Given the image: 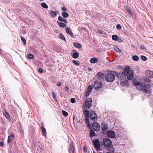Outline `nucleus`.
<instances>
[{"mask_svg": "<svg viewBox=\"0 0 153 153\" xmlns=\"http://www.w3.org/2000/svg\"><path fill=\"white\" fill-rule=\"evenodd\" d=\"M112 38L114 40H116L117 39V37L116 35H113L112 36Z\"/></svg>", "mask_w": 153, "mask_h": 153, "instance_id": "31", "label": "nucleus"}, {"mask_svg": "<svg viewBox=\"0 0 153 153\" xmlns=\"http://www.w3.org/2000/svg\"><path fill=\"white\" fill-rule=\"evenodd\" d=\"M132 59L134 60L137 61L138 60L139 58L137 56H134L132 57Z\"/></svg>", "mask_w": 153, "mask_h": 153, "instance_id": "29", "label": "nucleus"}, {"mask_svg": "<svg viewBox=\"0 0 153 153\" xmlns=\"http://www.w3.org/2000/svg\"><path fill=\"white\" fill-rule=\"evenodd\" d=\"M27 57L29 59H32L33 58V56L32 54H29L27 55Z\"/></svg>", "mask_w": 153, "mask_h": 153, "instance_id": "37", "label": "nucleus"}, {"mask_svg": "<svg viewBox=\"0 0 153 153\" xmlns=\"http://www.w3.org/2000/svg\"><path fill=\"white\" fill-rule=\"evenodd\" d=\"M58 19L59 21H61V22H63L65 23H67V22L66 20L65 19H63L62 17H61V16H59V17L58 18Z\"/></svg>", "mask_w": 153, "mask_h": 153, "instance_id": "18", "label": "nucleus"}, {"mask_svg": "<svg viewBox=\"0 0 153 153\" xmlns=\"http://www.w3.org/2000/svg\"><path fill=\"white\" fill-rule=\"evenodd\" d=\"M50 14L53 17H54L56 15L57 13L56 11H51L50 12Z\"/></svg>", "mask_w": 153, "mask_h": 153, "instance_id": "20", "label": "nucleus"}, {"mask_svg": "<svg viewBox=\"0 0 153 153\" xmlns=\"http://www.w3.org/2000/svg\"><path fill=\"white\" fill-rule=\"evenodd\" d=\"M106 153H111L109 152H106Z\"/></svg>", "mask_w": 153, "mask_h": 153, "instance_id": "56", "label": "nucleus"}, {"mask_svg": "<svg viewBox=\"0 0 153 153\" xmlns=\"http://www.w3.org/2000/svg\"><path fill=\"white\" fill-rule=\"evenodd\" d=\"M42 134L43 135L45 136L46 134V131L45 129L43 127L42 128Z\"/></svg>", "mask_w": 153, "mask_h": 153, "instance_id": "23", "label": "nucleus"}, {"mask_svg": "<svg viewBox=\"0 0 153 153\" xmlns=\"http://www.w3.org/2000/svg\"><path fill=\"white\" fill-rule=\"evenodd\" d=\"M94 144L96 149L97 150L99 151L100 150V145L99 140H96L94 142Z\"/></svg>", "mask_w": 153, "mask_h": 153, "instance_id": "8", "label": "nucleus"}, {"mask_svg": "<svg viewBox=\"0 0 153 153\" xmlns=\"http://www.w3.org/2000/svg\"><path fill=\"white\" fill-rule=\"evenodd\" d=\"M114 49L115 51L117 52H120L121 51V50L116 46H115L114 47Z\"/></svg>", "mask_w": 153, "mask_h": 153, "instance_id": "26", "label": "nucleus"}, {"mask_svg": "<svg viewBox=\"0 0 153 153\" xmlns=\"http://www.w3.org/2000/svg\"><path fill=\"white\" fill-rule=\"evenodd\" d=\"M99 153H102V152H99Z\"/></svg>", "mask_w": 153, "mask_h": 153, "instance_id": "58", "label": "nucleus"}, {"mask_svg": "<svg viewBox=\"0 0 153 153\" xmlns=\"http://www.w3.org/2000/svg\"><path fill=\"white\" fill-rule=\"evenodd\" d=\"M62 114H63V115L64 116H65V117H67L68 116V113L66 111H64V110H62Z\"/></svg>", "mask_w": 153, "mask_h": 153, "instance_id": "30", "label": "nucleus"}, {"mask_svg": "<svg viewBox=\"0 0 153 153\" xmlns=\"http://www.w3.org/2000/svg\"><path fill=\"white\" fill-rule=\"evenodd\" d=\"M39 71L40 73H43V70L41 68H40L39 69Z\"/></svg>", "mask_w": 153, "mask_h": 153, "instance_id": "52", "label": "nucleus"}, {"mask_svg": "<svg viewBox=\"0 0 153 153\" xmlns=\"http://www.w3.org/2000/svg\"><path fill=\"white\" fill-rule=\"evenodd\" d=\"M75 100L74 98H71V101L72 103H74L75 102Z\"/></svg>", "mask_w": 153, "mask_h": 153, "instance_id": "45", "label": "nucleus"}, {"mask_svg": "<svg viewBox=\"0 0 153 153\" xmlns=\"http://www.w3.org/2000/svg\"><path fill=\"white\" fill-rule=\"evenodd\" d=\"M112 143L111 140L109 139L105 138L103 139V144L104 147L107 148L112 149L111 150L113 151L114 148L112 145Z\"/></svg>", "mask_w": 153, "mask_h": 153, "instance_id": "2", "label": "nucleus"}, {"mask_svg": "<svg viewBox=\"0 0 153 153\" xmlns=\"http://www.w3.org/2000/svg\"><path fill=\"white\" fill-rule=\"evenodd\" d=\"M14 138V136L13 134H11L8 137L7 143H10L12 140Z\"/></svg>", "mask_w": 153, "mask_h": 153, "instance_id": "16", "label": "nucleus"}, {"mask_svg": "<svg viewBox=\"0 0 153 153\" xmlns=\"http://www.w3.org/2000/svg\"><path fill=\"white\" fill-rule=\"evenodd\" d=\"M0 146L1 147H3L4 146V143L2 142H0Z\"/></svg>", "mask_w": 153, "mask_h": 153, "instance_id": "53", "label": "nucleus"}, {"mask_svg": "<svg viewBox=\"0 0 153 153\" xmlns=\"http://www.w3.org/2000/svg\"><path fill=\"white\" fill-rule=\"evenodd\" d=\"M93 128L96 131H98L100 129V125L97 122H94L93 123Z\"/></svg>", "mask_w": 153, "mask_h": 153, "instance_id": "6", "label": "nucleus"}, {"mask_svg": "<svg viewBox=\"0 0 153 153\" xmlns=\"http://www.w3.org/2000/svg\"><path fill=\"white\" fill-rule=\"evenodd\" d=\"M52 97L53 99H54L55 100H56L57 99L56 97L55 94L53 92H52Z\"/></svg>", "mask_w": 153, "mask_h": 153, "instance_id": "35", "label": "nucleus"}, {"mask_svg": "<svg viewBox=\"0 0 153 153\" xmlns=\"http://www.w3.org/2000/svg\"><path fill=\"white\" fill-rule=\"evenodd\" d=\"M89 113V112L87 110H85L83 111V114L86 117H88Z\"/></svg>", "mask_w": 153, "mask_h": 153, "instance_id": "19", "label": "nucleus"}, {"mask_svg": "<svg viewBox=\"0 0 153 153\" xmlns=\"http://www.w3.org/2000/svg\"><path fill=\"white\" fill-rule=\"evenodd\" d=\"M59 37L62 39L65 40V39L64 36L63 35V34L61 33H60L59 35Z\"/></svg>", "mask_w": 153, "mask_h": 153, "instance_id": "33", "label": "nucleus"}, {"mask_svg": "<svg viewBox=\"0 0 153 153\" xmlns=\"http://www.w3.org/2000/svg\"><path fill=\"white\" fill-rule=\"evenodd\" d=\"M93 153H96V152H94Z\"/></svg>", "mask_w": 153, "mask_h": 153, "instance_id": "57", "label": "nucleus"}, {"mask_svg": "<svg viewBox=\"0 0 153 153\" xmlns=\"http://www.w3.org/2000/svg\"><path fill=\"white\" fill-rule=\"evenodd\" d=\"M140 48L141 50H144L145 49V48L144 46L143 45H141L140 46Z\"/></svg>", "mask_w": 153, "mask_h": 153, "instance_id": "47", "label": "nucleus"}, {"mask_svg": "<svg viewBox=\"0 0 153 153\" xmlns=\"http://www.w3.org/2000/svg\"><path fill=\"white\" fill-rule=\"evenodd\" d=\"M37 150L39 152H41L42 150V149L41 148L40 146H39V148H38Z\"/></svg>", "mask_w": 153, "mask_h": 153, "instance_id": "46", "label": "nucleus"}, {"mask_svg": "<svg viewBox=\"0 0 153 153\" xmlns=\"http://www.w3.org/2000/svg\"><path fill=\"white\" fill-rule=\"evenodd\" d=\"M3 114L5 117L8 119H10V116L8 114L7 112H5L3 113Z\"/></svg>", "mask_w": 153, "mask_h": 153, "instance_id": "24", "label": "nucleus"}, {"mask_svg": "<svg viewBox=\"0 0 153 153\" xmlns=\"http://www.w3.org/2000/svg\"><path fill=\"white\" fill-rule=\"evenodd\" d=\"M72 62L74 64L76 65H79V63L76 61L73 60Z\"/></svg>", "mask_w": 153, "mask_h": 153, "instance_id": "38", "label": "nucleus"}, {"mask_svg": "<svg viewBox=\"0 0 153 153\" xmlns=\"http://www.w3.org/2000/svg\"><path fill=\"white\" fill-rule=\"evenodd\" d=\"M62 10L65 11H66L67 10V8L65 7H63L62 8Z\"/></svg>", "mask_w": 153, "mask_h": 153, "instance_id": "49", "label": "nucleus"}, {"mask_svg": "<svg viewBox=\"0 0 153 153\" xmlns=\"http://www.w3.org/2000/svg\"><path fill=\"white\" fill-rule=\"evenodd\" d=\"M90 136L91 137H93L95 135V132L93 130H91L90 132Z\"/></svg>", "mask_w": 153, "mask_h": 153, "instance_id": "28", "label": "nucleus"}, {"mask_svg": "<svg viewBox=\"0 0 153 153\" xmlns=\"http://www.w3.org/2000/svg\"><path fill=\"white\" fill-rule=\"evenodd\" d=\"M124 76H127V79L129 80H131L134 76V73L133 70H130L129 66H126L122 72Z\"/></svg>", "mask_w": 153, "mask_h": 153, "instance_id": "1", "label": "nucleus"}, {"mask_svg": "<svg viewBox=\"0 0 153 153\" xmlns=\"http://www.w3.org/2000/svg\"><path fill=\"white\" fill-rule=\"evenodd\" d=\"M58 24L59 26L62 28H64L66 26V25L64 23L61 22H58Z\"/></svg>", "mask_w": 153, "mask_h": 153, "instance_id": "17", "label": "nucleus"}, {"mask_svg": "<svg viewBox=\"0 0 153 153\" xmlns=\"http://www.w3.org/2000/svg\"><path fill=\"white\" fill-rule=\"evenodd\" d=\"M141 58L144 61H146L147 59L146 57L143 56H141Z\"/></svg>", "mask_w": 153, "mask_h": 153, "instance_id": "42", "label": "nucleus"}, {"mask_svg": "<svg viewBox=\"0 0 153 153\" xmlns=\"http://www.w3.org/2000/svg\"><path fill=\"white\" fill-rule=\"evenodd\" d=\"M65 29L66 32L67 33L70 35L71 36H72L73 35L72 32L70 30L68 27H66Z\"/></svg>", "mask_w": 153, "mask_h": 153, "instance_id": "14", "label": "nucleus"}, {"mask_svg": "<svg viewBox=\"0 0 153 153\" xmlns=\"http://www.w3.org/2000/svg\"><path fill=\"white\" fill-rule=\"evenodd\" d=\"M145 82H151V80L147 77H146L144 79Z\"/></svg>", "mask_w": 153, "mask_h": 153, "instance_id": "34", "label": "nucleus"}, {"mask_svg": "<svg viewBox=\"0 0 153 153\" xmlns=\"http://www.w3.org/2000/svg\"><path fill=\"white\" fill-rule=\"evenodd\" d=\"M102 130L104 131H105L107 129V126L106 125H103L102 127Z\"/></svg>", "mask_w": 153, "mask_h": 153, "instance_id": "32", "label": "nucleus"}, {"mask_svg": "<svg viewBox=\"0 0 153 153\" xmlns=\"http://www.w3.org/2000/svg\"><path fill=\"white\" fill-rule=\"evenodd\" d=\"M41 6L43 8L45 9H47L48 8V5L45 3H42L41 4Z\"/></svg>", "mask_w": 153, "mask_h": 153, "instance_id": "21", "label": "nucleus"}, {"mask_svg": "<svg viewBox=\"0 0 153 153\" xmlns=\"http://www.w3.org/2000/svg\"><path fill=\"white\" fill-rule=\"evenodd\" d=\"M120 68H119L121 69H123V68L122 66H120Z\"/></svg>", "mask_w": 153, "mask_h": 153, "instance_id": "55", "label": "nucleus"}, {"mask_svg": "<svg viewBox=\"0 0 153 153\" xmlns=\"http://www.w3.org/2000/svg\"><path fill=\"white\" fill-rule=\"evenodd\" d=\"M69 88L68 87H66L65 88V90L66 91H67V92H68V91H69Z\"/></svg>", "mask_w": 153, "mask_h": 153, "instance_id": "50", "label": "nucleus"}, {"mask_svg": "<svg viewBox=\"0 0 153 153\" xmlns=\"http://www.w3.org/2000/svg\"><path fill=\"white\" fill-rule=\"evenodd\" d=\"M74 46L78 48H80L81 47V45L77 43H75L74 44Z\"/></svg>", "mask_w": 153, "mask_h": 153, "instance_id": "27", "label": "nucleus"}, {"mask_svg": "<svg viewBox=\"0 0 153 153\" xmlns=\"http://www.w3.org/2000/svg\"><path fill=\"white\" fill-rule=\"evenodd\" d=\"M105 80L107 82H112L115 79L114 75L112 73H109L105 76Z\"/></svg>", "mask_w": 153, "mask_h": 153, "instance_id": "3", "label": "nucleus"}, {"mask_svg": "<svg viewBox=\"0 0 153 153\" xmlns=\"http://www.w3.org/2000/svg\"><path fill=\"white\" fill-rule=\"evenodd\" d=\"M101 87L102 84L100 81H96L94 82V87L95 90H99Z\"/></svg>", "mask_w": 153, "mask_h": 153, "instance_id": "7", "label": "nucleus"}, {"mask_svg": "<svg viewBox=\"0 0 153 153\" xmlns=\"http://www.w3.org/2000/svg\"><path fill=\"white\" fill-rule=\"evenodd\" d=\"M97 61V59L96 58H92L90 59V62L92 63H96Z\"/></svg>", "mask_w": 153, "mask_h": 153, "instance_id": "15", "label": "nucleus"}, {"mask_svg": "<svg viewBox=\"0 0 153 153\" xmlns=\"http://www.w3.org/2000/svg\"><path fill=\"white\" fill-rule=\"evenodd\" d=\"M89 92L88 91H87L85 92V94L86 96L88 97V96L89 94Z\"/></svg>", "mask_w": 153, "mask_h": 153, "instance_id": "48", "label": "nucleus"}, {"mask_svg": "<svg viewBox=\"0 0 153 153\" xmlns=\"http://www.w3.org/2000/svg\"><path fill=\"white\" fill-rule=\"evenodd\" d=\"M116 27L117 29L119 30H120L121 29L122 27L120 25L117 24V25Z\"/></svg>", "mask_w": 153, "mask_h": 153, "instance_id": "43", "label": "nucleus"}, {"mask_svg": "<svg viewBox=\"0 0 153 153\" xmlns=\"http://www.w3.org/2000/svg\"><path fill=\"white\" fill-rule=\"evenodd\" d=\"M92 102V100L91 98L86 99L85 102V106L87 109H89L91 106Z\"/></svg>", "mask_w": 153, "mask_h": 153, "instance_id": "5", "label": "nucleus"}, {"mask_svg": "<svg viewBox=\"0 0 153 153\" xmlns=\"http://www.w3.org/2000/svg\"><path fill=\"white\" fill-rule=\"evenodd\" d=\"M72 56L74 58H77L79 56V54L77 53H73Z\"/></svg>", "mask_w": 153, "mask_h": 153, "instance_id": "25", "label": "nucleus"}, {"mask_svg": "<svg viewBox=\"0 0 153 153\" xmlns=\"http://www.w3.org/2000/svg\"><path fill=\"white\" fill-rule=\"evenodd\" d=\"M144 83L142 84L140 82H135L134 81L133 82V84L135 86L136 88L139 90H142L143 89Z\"/></svg>", "mask_w": 153, "mask_h": 153, "instance_id": "4", "label": "nucleus"}, {"mask_svg": "<svg viewBox=\"0 0 153 153\" xmlns=\"http://www.w3.org/2000/svg\"><path fill=\"white\" fill-rule=\"evenodd\" d=\"M75 151V150L74 147V145L73 142H71L69 148V153H74Z\"/></svg>", "mask_w": 153, "mask_h": 153, "instance_id": "12", "label": "nucleus"}, {"mask_svg": "<svg viewBox=\"0 0 153 153\" xmlns=\"http://www.w3.org/2000/svg\"><path fill=\"white\" fill-rule=\"evenodd\" d=\"M62 16L65 18H68L69 16L68 14L66 12H63L62 13Z\"/></svg>", "mask_w": 153, "mask_h": 153, "instance_id": "22", "label": "nucleus"}, {"mask_svg": "<svg viewBox=\"0 0 153 153\" xmlns=\"http://www.w3.org/2000/svg\"><path fill=\"white\" fill-rule=\"evenodd\" d=\"M145 73L146 75L148 77L153 78V72L149 70H146Z\"/></svg>", "mask_w": 153, "mask_h": 153, "instance_id": "13", "label": "nucleus"}, {"mask_svg": "<svg viewBox=\"0 0 153 153\" xmlns=\"http://www.w3.org/2000/svg\"><path fill=\"white\" fill-rule=\"evenodd\" d=\"M90 119L93 120H96L97 118V116L95 112L94 111H91L90 114Z\"/></svg>", "mask_w": 153, "mask_h": 153, "instance_id": "9", "label": "nucleus"}, {"mask_svg": "<svg viewBox=\"0 0 153 153\" xmlns=\"http://www.w3.org/2000/svg\"><path fill=\"white\" fill-rule=\"evenodd\" d=\"M99 32L101 34H102L103 33V32L101 30H99Z\"/></svg>", "mask_w": 153, "mask_h": 153, "instance_id": "54", "label": "nucleus"}, {"mask_svg": "<svg viewBox=\"0 0 153 153\" xmlns=\"http://www.w3.org/2000/svg\"><path fill=\"white\" fill-rule=\"evenodd\" d=\"M107 136L109 137L113 138L115 136V134L114 132L112 131H108L107 133Z\"/></svg>", "mask_w": 153, "mask_h": 153, "instance_id": "11", "label": "nucleus"}, {"mask_svg": "<svg viewBox=\"0 0 153 153\" xmlns=\"http://www.w3.org/2000/svg\"><path fill=\"white\" fill-rule=\"evenodd\" d=\"M86 123L87 124V126L88 127H89L90 126L89 121L88 119L86 120Z\"/></svg>", "mask_w": 153, "mask_h": 153, "instance_id": "44", "label": "nucleus"}, {"mask_svg": "<svg viewBox=\"0 0 153 153\" xmlns=\"http://www.w3.org/2000/svg\"><path fill=\"white\" fill-rule=\"evenodd\" d=\"M21 39L22 42L23 43L24 45H25L26 43V41L25 39L23 37H21Z\"/></svg>", "mask_w": 153, "mask_h": 153, "instance_id": "36", "label": "nucleus"}, {"mask_svg": "<svg viewBox=\"0 0 153 153\" xmlns=\"http://www.w3.org/2000/svg\"><path fill=\"white\" fill-rule=\"evenodd\" d=\"M150 85L149 84H147L146 85L145 84H144L143 87V89L142 91H144L146 93L149 92L150 91Z\"/></svg>", "mask_w": 153, "mask_h": 153, "instance_id": "10", "label": "nucleus"}, {"mask_svg": "<svg viewBox=\"0 0 153 153\" xmlns=\"http://www.w3.org/2000/svg\"><path fill=\"white\" fill-rule=\"evenodd\" d=\"M92 89V87L91 86L89 85V86H88V88L87 91H88L90 92V91H91Z\"/></svg>", "mask_w": 153, "mask_h": 153, "instance_id": "41", "label": "nucleus"}, {"mask_svg": "<svg viewBox=\"0 0 153 153\" xmlns=\"http://www.w3.org/2000/svg\"><path fill=\"white\" fill-rule=\"evenodd\" d=\"M56 85L58 86H60L61 85V83L60 82H57L56 83Z\"/></svg>", "mask_w": 153, "mask_h": 153, "instance_id": "51", "label": "nucleus"}, {"mask_svg": "<svg viewBox=\"0 0 153 153\" xmlns=\"http://www.w3.org/2000/svg\"><path fill=\"white\" fill-rule=\"evenodd\" d=\"M102 76H103V75L102 74V73L101 72H99L98 73L97 77L98 78H99L101 76L102 77Z\"/></svg>", "mask_w": 153, "mask_h": 153, "instance_id": "39", "label": "nucleus"}, {"mask_svg": "<svg viewBox=\"0 0 153 153\" xmlns=\"http://www.w3.org/2000/svg\"><path fill=\"white\" fill-rule=\"evenodd\" d=\"M40 1H42L43 0H40Z\"/></svg>", "mask_w": 153, "mask_h": 153, "instance_id": "59", "label": "nucleus"}, {"mask_svg": "<svg viewBox=\"0 0 153 153\" xmlns=\"http://www.w3.org/2000/svg\"><path fill=\"white\" fill-rule=\"evenodd\" d=\"M127 11L128 13L130 15H132V13L131 11V10L128 8V9H127Z\"/></svg>", "mask_w": 153, "mask_h": 153, "instance_id": "40", "label": "nucleus"}]
</instances>
